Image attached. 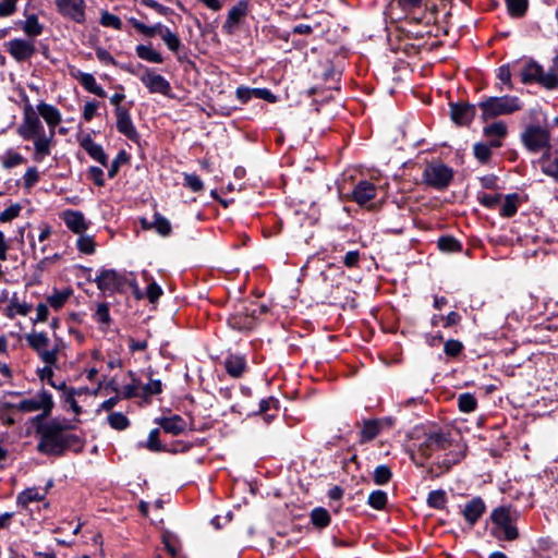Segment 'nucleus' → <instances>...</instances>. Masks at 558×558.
<instances>
[{"instance_id":"obj_1","label":"nucleus","mask_w":558,"mask_h":558,"mask_svg":"<svg viewBox=\"0 0 558 558\" xmlns=\"http://www.w3.org/2000/svg\"><path fill=\"white\" fill-rule=\"evenodd\" d=\"M16 133L25 141H34V161L41 162L51 154L53 137L50 133H45L39 116L29 104L23 108L22 121L16 128Z\"/></svg>"},{"instance_id":"obj_2","label":"nucleus","mask_w":558,"mask_h":558,"mask_svg":"<svg viewBox=\"0 0 558 558\" xmlns=\"http://www.w3.org/2000/svg\"><path fill=\"white\" fill-rule=\"evenodd\" d=\"M40 439L38 451L45 454H61L75 436L64 434V427L58 422H49L38 428Z\"/></svg>"},{"instance_id":"obj_3","label":"nucleus","mask_w":558,"mask_h":558,"mask_svg":"<svg viewBox=\"0 0 558 558\" xmlns=\"http://www.w3.org/2000/svg\"><path fill=\"white\" fill-rule=\"evenodd\" d=\"M26 341L40 360L48 365H56L59 355L65 348V343L59 338L51 344L50 338L45 332L33 331L26 336Z\"/></svg>"},{"instance_id":"obj_4","label":"nucleus","mask_w":558,"mask_h":558,"mask_svg":"<svg viewBox=\"0 0 558 558\" xmlns=\"http://www.w3.org/2000/svg\"><path fill=\"white\" fill-rule=\"evenodd\" d=\"M490 519L497 527L496 530H493V534L497 538L506 541H513L518 538L519 532L514 525V522L518 519L517 511L511 510L509 507H499L492 512Z\"/></svg>"},{"instance_id":"obj_5","label":"nucleus","mask_w":558,"mask_h":558,"mask_svg":"<svg viewBox=\"0 0 558 558\" xmlns=\"http://www.w3.org/2000/svg\"><path fill=\"white\" fill-rule=\"evenodd\" d=\"M13 404L14 410L24 413L40 411V414L36 417V420H43L51 414L54 402L52 395L49 391L41 389L31 397L24 398L20 402Z\"/></svg>"},{"instance_id":"obj_6","label":"nucleus","mask_w":558,"mask_h":558,"mask_svg":"<svg viewBox=\"0 0 558 558\" xmlns=\"http://www.w3.org/2000/svg\"><path fill=\"white\" fill-rule=\"evenodd\" d=\"M484 120L510 114L521 109L519 98L513 96L489 97L478 104Z\"/></svg>"},{"instance_id":"obj_7","label":"nucleus","mask_w":558,"mask_h":558,"mask_svg":"<svg viewBox=\"0 0 558 558\" xmlns=\"http://www.w3.org/2000/svg\"><path fill=\"white\" fill-rule=\"evenodd\" d=\"M523 83L536 82L546 88H554L558 84L557 76L551 73H545L543 68L534 61L527 62L521 71Z\"/></svg>"},{"instance_id":"obj_8","label":"nucleus","mask_w":558,"mask_h":558,"mask_svg":"<svg viewBox=\"0 0 558 558\" xmlns=\"http://www.w3.org/2000/svg\"><path fill=\"white\" fill-rule=\"evenodd\" d=\"M58 12L77 24H84L86 21V2L85 0H56Z\"/></svg>"},{"instance_id":"obj_9","label":"nucleus","mask_w":558,"mask_h":558,"mask_svg":"<svg viewBox=\"0 0 558 558\" xmlns=\"http://www.w3.org/2000/svg\"><path fill=\"white\" fill-rule=\"evenodd\" d=\"M424 180L428 185L436 189H442L449 184L452 178V171L445 165H429L423 173Z\"/></svg>"},{"instance_id":"obj_10","label":"nucleus","mask_w":558,"mask_h":558,"mask_svg":"<svg viewBox=\"0 0 558 558\" xmlns=\"http://www.w3.org/2000/svg\"><path fill=\"white\" fill-rule=\"evenodd\" d=\"M126 281L128 280L124 275L119 274L113 269L101 270L95 278L98 289L105 292L118 291L126 283Z\"/></svg>"},{"instance_id":"obj_11","label":"nucleus","mask_w":558,"mask_h":558,"mask_svg":"<svg viewBox=\"0 0 558 558\" xmlns=\"http://www.w3.org/2000/svg\"><path fill=\"white\" fill-rule=\"evenodd\" d=\"M145 87L153 94L169 95L171 90L170 83L160 74L155 73L150 69H145L140 77Z\"/></svg>"},{"instance_id":"obj_12","label":"nucleus","mask_w":558,"mask_h":558,"mask_svg":"<svg viewBox=\"0 0 558 558\" xmlns=\"http://www.w3.org/2000/svg\"><path fill=\"white\" fill-rule=\"evenodd\" d=\"M9 53L17 61L23 62L31 59L36 49L33 40L15 38L7 43Z\"/></svg>"},{"instance_id":"obj_13","label":"nucleus","mask_w":558,"mask_h":558,"mask_svg":"<svg viewBox=\"0 0 558 558\" xmlns=\"http://www.w3.org/2000/svg\"><path fill=\"white\" fill-rule=\"evenodd\" d=\"M522 140L532 151H538L539 149L547 146L549 136L545 129L539 126L529 128L522 135Z\"/></svg>"},{"instance_id":"obj_14","label":"nucleus","mask_w":558,"mask_h":558,"mask_svg":"<svg viewBox=\"0 0 558 558\" xmlns=\"http://www.w3.org/2000/svg\"><path fill=\"white\" fill-rule=\"evenodd\" d=\"M35 111L37 112L39 118L44 119V121L48 125L49 133L51 134L52 137H54L56 128L62 120L60 110L50 104L40 101L37 105Z\"/></svg>"},{"instance_id":"obj_15","label":"nucleus","mask_w":558,"mask_h":558,"mask_svg":"<svg viewBox=\"0 0 558 558\" xmlns=\"http://www.w3.org/2000/svg\"><path fill=\"white\" fill-rule=\"evenodd\" d=\"M247 12L248 2L246 0L239 1L229 10L227 20L222 25V31L229 35L233 34L239 23L246 16Z\"/></svg>"},{"instance_id":"obj_16","label":"nucleus","mask_w":558,"mask_h":558,"mask_svg":"<svg viewBox=\"0 0 558 558\" xmlns=\"http://www.w3.org/2000/svg\"><path fill=\"white\" fill-rule=\"evenodd\" d=\"M117 129L131 141H136L138 137L137 131L132 122L129 109L118 106L116 108Z\"/></svg>"},{"instance_id":"obj_17","label":"nucleus","mask_w":558,"mask_h":558,"mask_svg":"<svg viewBox=\"0 0 558 558\" xmlns=\"http://www.w3.org/2000/svg\"><path fill=\"white\" fill-rule=\"evenodd\" d=\"M69 74L71 77L77 80L82 84V86L89 93H93L99 97L106 96V92L100 85L97 84L96 78L93 74L82 72L75 66L69 68Z\"/></svg>"},{"instance_id":"obj_18","label":"nucleus","mask_w":558,"mask_h":558,"mask_svg":"<svg viewBox=\"0 0 558 558\" xmlns=\"http://www.w3.org/2000/svg\"><path fill=\"white\" fill-rule=\"evenodd\" d=\"M62 219L65 226L76 234H83L88 228V222L83 213L78 210H65L62 214Z\"/></svg>"},{"instance_id":"obj_19","label":"nucleus","mask_w":558,"mask_h":558,"mask_svg":"<svg viewBox=\"0 0 558 558\" xmlns=\"http://www.w3.org/2000/svg\"><path fill=\"white\" fill-rule=\"evenodd\" d=\"M507 132V125L501 121L486 125L483 130L487 142L490 143V146L495 148H498L502 145V140L506 137Z\"/></svg>"},{"instance_id":"obj_20","label":"nucleus","mask_w":558,"mask_h":558,"mask_svg":"<svg viewBox=\"0 0 558 558\" xmlns=\"http://www.w3.org/2000/svg\"><path fill=\"white\" fill-rule=\"evenodd\" d=\"M450 114L456 124L468 125L475 116V107L469 104L451 105Z\"/></svg>"},{"instance_id":"obj_21","label":"nucleus","mask_w":558,"mask_h":558,"mask_svg":"<svg viewBox=\"0 0 558 558\" xmlns=\"http://www.w3.org/2000/svg\"><path fill=\"white\" fill-rule=\"evenodd\" d=\"M376 186L368 181L359 182L352 191V199L363 206L374 199Z\"/></svg>"},{"instance_id":"obj_22","label":"nucleus","mask_w":558,"mask_h":558,"mask_svg":"<svg viewBox=\"0 0 558 558\" xmlns=\"http://www.w3.org/2000/svg\"><path fill=\"white\" fill-rule=\"evenodd\" d=\"M448 445V439L442 433H430L426 435L425 440L421 445L420 449L425 456H430L432 451L438 449H445Z\"/></svg>"},{"instance_id":"obj_23","label":"nucleus","mask_w":558,"mask_h":558,"mask_svg":"<svg viewBox=\"0 0 558 558\" xmlns=\"http://www.w3.org/2000/svg\"><path fill=\"white\" fill-rule=\"evenodd\" d=\"M485 511V504L481 498H473L465 504L462 514L468 523L472 526L483 515Z\"/></svg>"},{"instance_id":"obj_24","label":"nucleus","mask_w":558,"mask_h":558,"mask_svg":"<svg viewBox=\"0 0 558 558\" xmlns=\"http://www.w3.org/2000/svg\"><path fill=\"white\" fill-rule=\"evenodd\" d=\"M80 145L94 160L98 161L102 166H107V155L102 147L95 143L89 135L84 136L80 141Z\"/></svg>"},{"instance_id":"obj_25","label":"nucleus","mask_w":558,"mask_h":558,"mask_svg":"<svg viewBox=\"0 0 558 558\" xmlns=\"http://www.w3.org/2000/svg\"><path fill=\"white\" fill-rule=\"evenodd\" d=\"M161 428L171 435H179L186 429L185 421L179 415L162 417L156 421Z\"/></svg>"},{"instance_id":"obj_26","label":"nucleus","mask_w":558,"mask_h":558,"mask_svg":"<svg viewBox=\"0 0 558 558\" xmlns=\"http://www.w3.org/2000/svg\"><path fill=\"white\" fill-rule=\"evenodd\" d=\"M32 308V304L26 302H20L16 294H14L11 298L9 305L4 308L3 313L8 318L13 319L16 315H28Z\"/></svg>"},{"instance_id":"obj_27","label":"nucleus","mask_w":558,"mask_h":558,"mask_svg":"<svg viewBox=\"0 0 558 558\" xmlns=\"http://www.w3.org/2000/svg\"><path fill=\"white\" fill-rule=\"evenodd\" d=\"M225 367L230 376L239 378L243 375L245 371V360L241 355L231 354L226 357Z\"/></svg>"},{"instance_id":"obj_28","label":"nucleus","mask_w":558,"mask_h":558,"mask_svg":"<svg viewBox=\"0 0 558 558\" xmlns=\"http://www.w3.org/2000/svg\"><path fill=\"white\" fill-rule=\"evenodd\" d=\"M519 203L520 201L518 194H508L502 201L500 199V216L509 218L515 215L518 211Z\"/></svg>"},{"instance_id":"obj_29","label":"nucleus","mask_w":558,"mask_h":558,"mask_svg":"<svg viewBox=\"0 0 558 558\" xmlns=\"http://www.w3.org/2000/svg\"><path fill=\"white\" fill-rule=\"evenodd\" d=\"M130 23L133 25V27L138 31L141 34L147 36V37H154L155 35H161L163 34V31H166L168 27L162 25L161 23H157L155 25H146L138 20L131 17Z\"/></svg>"},{"instance_id":"obj_30","label":"nucleus","mask_w":558,"mask_h":558,"mask_svg":"<svg viewBox=\"0 0 558 558\" xmlns=\"http://www.w3.org/2000/svg\"><path fill=\"white\" fill-rule=\"evenodd\" d=\"M47 489L40 492L36 487L27 488L17 496V504L22 507H27L29 502L40 501L46 497Z\"/></svg>"},{"instance_id":"obj_31","label":"nucleus","mask_w":558,"mask_h":558,"mask_svg":"<svg viewBox=\"0 0 558 558\" xmlns=\"http://www.w3.org/2000/svg\"><path fill=\"white\" fill-rule=\"evenodd\" d=\"M14 404L0 400V427L11 426L15 423Z\"/></svg>"},{"instance_id":"obj_32","label":"nucleus","mask_w":558,"mask_h":558,"mask_svg":"<svg viewBox=\"0 0 558 558\" xmlns=\"http://www.w3.org/2000/svg\"><path fill=\"white\" fill-rule=\"evenodd\" d=\"M151 228L161 236H169L172 232L170 221L159 213H155Z\"/></svg>"},{"instance_id":"obj_33","label":"nucleus","mask_w":558,"mask_h":558,"mask_svg":"<svg viewBox=\"0 0 558 558\" xmlns=\"http://www.w3.org/2000/svg\"><path fill=\"white\" fill-rule=\"evenodd\" d=\"M136 54L142 60L153 63H161L163 61L162 56L158 51L146 45L136 46Z\"/></svg>"},{"instance_id":"obj_34","label":"nucleus","mask_w":558,"mask_h":558,"mask_svg":"<svg viewBox=\"0 0 558 558\" xmlns=\"http://www.w3.org/2000/svg\"><path fill=\"white\" fill-rule=\"evenodd\" d=\"M23 31L29 37H37L43 33L44 26L39 23L37 15L32 14L26 17Z\"/></svg>"},{"instance_id":"obj_35","label":"nucleus","mask_w":558,"mask_h":558,"mask_svg":"<svg viewBox=\"0 0 558 558\" xmlns=\"http://www.w3.org/2000/svg\"><path fill=\"white\" fill-rule=\"evenodd\" d=\"M72 291L66 289L62 291H54L51 295L47 298L48 304L54 308L60 310L70 299Z\"/></svg>"},{"instance_id":"obj_36","label":"nucleus","mask_w":558,"mask_h":558,"mask_svg":"<svg viewBox=\"0 0 558 558\" xmlns=\"http://www.w3.org/2000/svg\"><path fill=\"white\" fill-rule=\"evenodd\" d=\"M379 433V423L371 420L365 421L361 430V442L373 440Z\"/></svg>"},{"instance_id":"obj_37","label":"nucleus","mask_w":558,"mask_h":558,"mask_svg":"<svg viewBox=\"0 0 558 558\" xmlns=\"http://www.w3.org/2000/svg\"><path fill=\"white\" fill-rule=\"evenodd\" d=\"M458 407L461 412L471 413L475 411L477 401L472 393L465 392L458 397Z\"/></svg>"},{"instance_id":"obj_38","label":"nucleus","mask_w":558,"mask_h":558,"mask_svg":"<svg viewBox=\"0 0 558 558\" xmlns=\"http://www.w3.org/2000/svg\"><path fill=\"white\" fill-rule=\"evenodd\" d=\"M24 161H25L24 157L20 153L15 151L13 149L7 150L1 160L2 167L5 169L14 168L19 165L24 163Z\"/></svg>"},{"instance_id":"obj_39","label":"nucleus","mask_w":558,"mask_h":558,"mask_svg":"<svg viewBox=\"0 0 558 558\" xmlns=\"http://www.w3.org/2000/svg\"><path fill=\"white\" fill-rule=\"evenodd\" d=\"M506 4L511 16H522L527 10V0H506Z\"/></svg>"},{"instance_id":"obj_40","label":"nucleus","mask_w":558,"mask_h":558,"mask_svg":"<svg viewBox=\"0 0 558 558\" xmlns=\"http://www.w3.org/2000/svg\"><path fill=\"white\" fill-rule=\"evenodd\" d=\"M311 520L314 525L318 527H325L330 522V515L324 508H315L311 513Z\"/></svg>"},{"instance_id":"obj_41","label":"nucleus","mask_w":558,"mask_h":558,"mask_svg":"<svg viewBox=\"0 0 558 558\" xmlns=\"http://www.w3.org/2000/svg\"><path fill=\"white\" fill-rule=\"evenodd\" d=\"M160 36L169 50L177 52L180 49L181 40L179 36L175 33H173L169 27L166 31H163V34H161Z\"/></svg>"},{"instance_id":"obj_42","label":"nucleus","mask_w":558,"mask_h":558,"mask_svg":"<svg viewBox=\"0 0 558 558\" xmlns=\"http://www.w3.org/2000/svg\"><path fill=\"white\" fill-rule=\"evenodd\" d=\"M494 147L490 146V143L486 142V143H476L473 147V150H474V156L476 157L477 160H480L481 162H487L490 158V155H492V149Z\"/></svg>"},{"instance_id":"obj_43","label":"nucleus","mask_w":558,"mask_h":558,"mask_svg":"<svg viewBox=\"0 0 558 558\" xmlns=\"http://www.w3.org/2000/svg\"><path fill=\"white\" fill-rule=\"evenodd\" d=\"M367 504L374 509L381 510L387 504V494L383 490H374L369 494Z\"/></svg>"},{"instance_id":"obj_44","label":"nucleus","mask_w":558,"mask_h":558,"mask_svg":"<svg viewBox=\"0 0 558 558\" xmlns=\"http://www.w3.org/2000/svg\"><path fill=\"white\" fill-rule=\"evenodd\" d=\"M447 502V495L445 490H433L428 494L427 504L436 509H441Z\"/></svg>"},{"instance_id":"obj_45","label":"nucleus","mask_w":558,"mask_h":558,"mask_svg":"<svg viewBox=\"0 0 558 558\" xmlns=\"http://www.w3.org/2000/svg\"><path fill=\"white\" fill-rule=\"evenodd\" d=\"M108 423L112 428H114L117 430H123L130 424L128 417L121 412L111 413L108 416Z\"/></svg>"},{"instance_id":"obj_46","label":"nucleus","mask_w":558,"mask_h":558,"mask_svg":"<svg viewBox=\"0 0 558 558\" xmlns=\"http://www.w3.org/2000/svg\"><path fill=\"white\" fill-rule=\"evenodd\" d=\"M100 24L105 27H112L117 31L122 28V21L118 15H114L108 11H102L100 16Z\"/></svg>"},{"instance_id":"obj_47","label":"nucleus","mask_w":558,"mask_h":558,"mask_svg":"<svg viewBox=\"0 0 558 558\" xmlns=\"http://www.w3.org/2000/svg\"><path fill=\"white\" fill-rule=\"evenodd\" d=\"M229 325L233 328V329H238V330H248L252 328L253 326V320L252 318L245 316L244 318H242L240 315H232L230 318H229Z\"/></svg>"},{"instance_id":"obj_48","label":"nucleus","mask_w":558,"mask_h":558,"mask_svg":"<svg viewBox=\"0 0 558 558\" xmlns=\"http://www.w3.org/2000/svg\"><path fill=\"white\" fill-rule=\"evenodd\" d=\"M391 471L387 465H378L374 471V482L377 485H385L391 478Z\"/></svg>"},{"instance_id":"obj_49","label":"nucleus","mask_w":558,"mask_h":558,"mask_svg":"<svg viewBox=\"0 0 558 558\" xmlns=\"http://www.w3.org/2000/svg\"><path fill=\"white\" fill-rule=\"evenodd\" d=\"M76 245L78 251L84 254H93L95 252V242L89 235L80 234Z\"/></svg>"},{"instance_id":"obj_50","label":"nucleus","mask_w":558,"mask_h":558,"mask_svg":"<svg viewBox=\"0 0 558 558\" xmlns=\"http://www.w3.org/2000/svg\"><path fill=\"white\" fill-rule=\"evenodd\" d=\"M184 185L193 192H199L204 189L203 181L194 173H184Z\"/></svg>"},{"instance_id":"obj_51","label":"nucleus","mask_w":558,"mask_h":558,"mask_svg":"<svg viewBox=\"0 0 558 558\" xmlns=\"http://www.w3.org/2000/svg\"><path fill=\"white\" fill-rule=\"evenodd\" d=\"M19 0H0V17H8L15 13Z\"/></svg>"},{"instance_id":"obj_52","label":"nucleus","mask_w":558,"mask_h":558,"mask_svg":"<svg viewBox=\"0 0 558 558\" xmlns=\"http://www.w3.org/2000/svg\"><path fill=\"white\" fill-rule=\"evenodd\" d=\"M21 209H22V206L20 204H12L5 210L0 213V221L9 222V221L15 219L20 215Z\"/></svg>"},{"instance_id":"obj_53","label":"nucleus","mask_w":558,"mask_h":558,"mask_svg":"<svg viewBox=\"0 0 558 558\" xmlns=\"http://www.w3.org/2000/svg\"><path fill=\"white\" fill-rule=\"evenodd\" d=\"M129 375L132 378V383L123 387V396L125 398H132L137 396V391L141 387V381L134 378V374L132 372H129Z\"/></svg>"},{"instance_id":"obj_54","label":"nucleus","mask_w":558,"mask_h":558,"mask_svg":"<svg viewBox=\"0 0 558 558\" xmlns=\"http://www.w3.org/2000/svg\"><path fill=\"white\" fill-rule=\"evenodd\" d=\"M95 319L98 323H101L105 325L109 324L110 315H109V307L107 304H105V303L98 304L96 312H95Z\"/></svg>"},{"instance_id":"obj_55","label":"nucleus","mask_w":558,"mask_h":558,"mask_svg":"<svg viewBox=\"0 0 558 558\" xmlns=\"http://www.w3.org/2000/svg\"><path fill=\"white\" fill-rule=\"evenodd\" d=\"M462 349L463 344L460 341L451 339L445 343L444 350L448 356H457L458 354H460Z\"/></svg>"},{"instance_id":"obj_56","label":"nucleus","mask_w":558,"mask_h":558,"mask_svg":"<svg viewBox=\"0 0 558 558\" xmlns=\"http://www.w3.org/2000/svg\"><path fill=\"white\" fill-rule=\"evenodd\" d=\"M438 246L441 251L453 252L459 248V243L453 238H440L438 240Z\"/></svg>"},{"instance_id":"obj_57","label":"nucleus","mask_w":558,"mask_h":558,"mask_svg":"<svg viewBox=\"0 0 558 558\" xmlns=\"http://www.w3.org/2000/svg\"><path fill=\"white\" fill-rule=\"evenodd\" d=\"M158 436H159V429L155 428V429L150 430V433L148 435V439H147V448L150 451H160L161 450L162 447L158 440Z\"/></svg>"},{"instance_id":"obj_58","label":"nucleus","mask_w":558,"mask_h":558,"mask_svg":"<svg viewBox=\"0 0 558 558\" xmlns=\"http://www.w3.org/2000/svg\"><path fill=\"white\" fill-rule=\"evenodd\" d=\"M501 195L499 194H483L478 197L482 205L488 208H495L500 203Z\"/></svg>"},{"instance_id":"obj_59","label":"nucleus","mask_w":558,"mask_h":558,"mask_svg":"<svg viewBox=\"0 0 558 558\" xmlns=\"http://www.w3.org/2000/svg\"><path fill=\"white\" fill-rule=\"evenodd\" d=\"M162 294V289L156 283L151 282L146 289V296L150 303H155Z\"/></svg>"},{"instance_id":"obj_60","label":"nucleus","mask_w":558,"mask_h":558,"mask_svg":"<svg viewBox=\"0 0 558 558\" xmlns=\"http://www.w3.org/2000/svg\"><path fill=\"white\" fill-rule=\"evenodd\" d=\"M38 171L34 167L28 168L23 175L24 185L26 187L33 186L38 181Z\"/></svg>"},{"instance_id":"obj_61","label":"nucleus","mask_w":558,"mask_h":558,"mask_svg":"<svg viewBox=\"0 0 558 558\" xmlns=\"http://www.w3.org/2000/svg\"><path fill=\"white\" fill-rule=\"evenodd\" d=\"M88 178L95 182L98 186H102L104 181V171L98 167H90L88 169Z\"/></svg>"},{"instance_id":"obj_62","label":"nucleus","mask_w":558,"mask_h":558,"mask_svg":"<svg viewBox=\"0 0 558 558\" xmlns=\"http://www.w3.org/2000/svg\"><path fill=\"white\" fill-rule=\"evenodd\" d=\"M236 97L242 102H247L252 97H254V88L240 86L236 88Z\"/></svg>"},{"instance_id":"obj_63","label":"nucleus","mask_w":558,"mask_h":558,"mask_svg":"<svg viewBox=\"0 0 558 558\" xmlns=\"http://www.w3.org/2000/svg\"><path fill=\"white\" fill-rule=\"evenodd\" d=\"M97 109H98V104L96 101L86 102L84 106V110H83L84 120L90 121L95 117Z\"/></svg>"},{"instance_id":"obj_64","label":"nucleus","mask_w":558,"mask_h":558,"mask_svg":"<svg viewBox=\"0 0 558 558\" xmlns=\"http://www.w3.org/2000/svg\"><path fill=\"white\" fill-rule=\"evenodd\" d=\"M543 170L546 174L555 178L558 181V158H555L554 160L544 165Z\"/></svg>"}]
</instances>
